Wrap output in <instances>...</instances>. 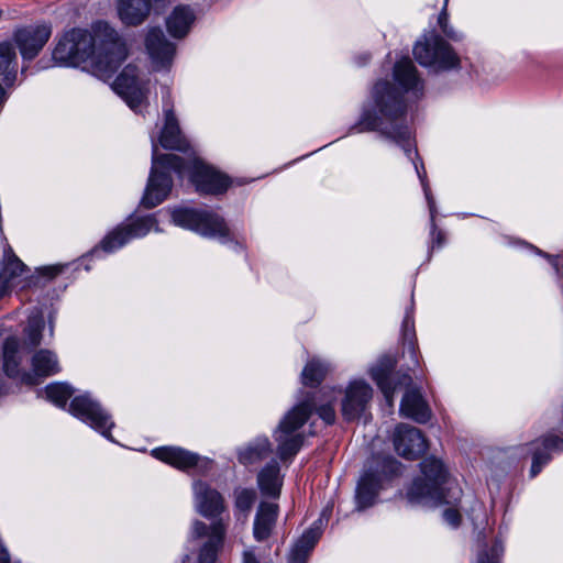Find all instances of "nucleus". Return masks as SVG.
<instances>
[{"label":"nucleus","mask_w":563,"mask_h":563,"mask_svg":"<svg viewBox=\"0 0 563 563\" xmlns=\"http://www.w3.org/2000/svg\"><path fill=\"white\" fill-rule=\"evenodd\" d=\"M393 76L397 86L395 87L387 80H378L372 89L369 100L363 106L358 121L351 126L350 132H378L404 151L413 164L428 202L432 228V249H440L444 244V233L435 228V201L429 187L424 165L418 156L412 132L407 124V107L404 101L405 93H410L416 98L422 95L423 80L409 57H402L396 62Z\"/></svg>","instance_id":"f257e3e1"},{"label":"nucleus","mask_w":563,"mask_h":563,"mask_svg":"<svg viewBox=\"0 0 563 563\" xmlns=\"http://www.w3.org/2000/svg\"><path fill=\"white\" fill-rule=\"evenodd\" d=\"M126 55L125 43L118 32L109 23L97 21L91 31L66 32L52 56L59 66L80 67L106 81L113 77Z\"/></svg>","instance_id":"f03ea898"},{"label":"nucleus","mask_w":563,"mask_h":563,"mask_svg":"<svg viewBox=\"0 0 563 563\" xmlns=\"http://www.w3.org/2000/svg\"><path fill=\"white\" fill-rule=\"evenodd\" d=\"M172 174L183 178L188 174L196 190L202 195H220L227 191L230 178L197 157L183 158L176 154H158L152 137V166L141 205L151 209L161 205L173 187Z\"/></svg>","instance_id":"7ed1b4c3"},{"label":"nucleus","mask_w":563,"mask_h":563,"mask_svg":"<svg viewBox=\"0 0 563 563\" xmlns=\"http://www.w3.org/2000/svg\"><path fill=\"white\" fill-rule=\"evenodd\" d=\"M336 398L338 393L334 388H323L318 394H308L284 415L273 432L277 444L276 453L280 461L291 462L300 451L306 439L301 429L313 411L327 424L334 423L335 410L333 405Z\"/></svg>","instance_id":"20e7f679"},{"label":"nucleus","mask_w":563,"mask_h":563,"mask_svg":"<svg viewBox=\"0 0 563 563\" xmlns=\"http://www.w3.org/2000/svg\"><path fill=\"white\" fill-rule=\"evenodd\" d=\"M420 470L421 475L413 479L407 490L408 501L427 507L450 506L443 511V519L452 528H457L461 522L457 504L462 497L457 482L450 477L442 461L434 456L424 459Z\"/></svg>","instance_id":"39448f33"},{"label":"nucleus","mask_w":563,"mask_h":563,"mask_svg":"<svg viewBox=\"0 0 563 563\" xmlns=\"http://www.w3.org/2000/svg\"><path fill=\"white\" fill-rule=\"evenodd\" d=\"M401 473V463L390 455H374L365 464L355 490L356 509L375 505L385 484Z\"/></svg>","instance_id":"423d86ee"},{"label":"nucleus","mask_w":563,"mask_h":563,"mask_svg":"<svg viewBox=\"0 0 563 563\" xmlns=\"http://www.w3.org/2000/svg\"><path fill=\"white\" fill-rule=\"evenodd\" d=\"M170 217L175 225L194 231L201 236L218 239L221 243L231 240L227 222L212 210L180 206L170 210Z\"/></svg>","instance_id":"0eeeda50"},{"label":"nucleus","mask_w":563,"mask_h":563,"mask_svg":"<svg viewBox=\"0 0 563 563\" xmlns=\"http://www.w3.org/2000/svg\"><path fill=\"white\" fill-rule=\"evenodd\" d=\"M416 60L434 70H451L460 66V57L453 47L435 32L421 36L413 46Z\"/></svg>","instance_id":"6e6552de"},{"label":"nucleus","mask_w":563,"mask_h":563,"mask_svg":"<svg viewBox=\"0 0 563 563\" xmlns=\"http://www.w3.org/2000/svg\"><path fill=\"white\" fill-rule=\"evenodd\" d=\"M152 229L158 231L154 216L136 217L128 223H122L109 232L100 242L99 247L92 250L91 255L97 256L100 251L113 253L133 239L145 236Z\"/></svg>","instance_id":"1a4fd4ad"},{"label":"nucleus","mask_w":563,"mask_h":563,"mask_svg":"<svg viewBox=\"0 0 563 563\" xmlns=\"http://www.w3.org/2000/svg\"><path fill=\"white\" fill-rule=\"evenodd\" d=\"M69 412L108 440L113 441L111 438V429L114 427L112 417L90 393L74 397L69 405Z\"/></svg>","instance_id":"9d476101"},{"label":"nucleus","mask_w":563,"mask_h":563,"mask_svg":"<svg viewBox=\"0 0 563 563\" xmlns=\"http://www.w3.org/2000/svg\"><path fill=\"white\" fill-rule=\"evenodd\" d=\"M396 360L393 356H383L371 367L369 375L384 395L388 408L394 407V394L402 386H409L412 377L409 373L394 374Z\"/></svg>","instance_id":"9b49d317"},{"label":"nucleus","mask_w":563,"mask_h":563,"mask_svg":"<svg viewBox=\"0 0 563 563\" xmlns=\"http://www.w3.org/2000/svg\"><path fill=\"white\" fill-rule=\"evenodd\" d=\"M113 90L126 102L135 113H142L147 104V81L139 78L136 66L128 65L117 77Z\"/></svg>","instance_id":"f8f14e48"},{"label":"nucleus","mask_w":563,"mask_h":563,"mask_svg":"<svg viewBox=\"0 0 563 563\" xmlns=\"http://www.w3.org/2000/svg\"><path fill=\"white\" fill-rule=\"evenodd\" d=\"M152 456L183 472L195 470L206 473L211 467V461L179 446H161L152 450Z\"/></svg>","instance_id":"ddd939ff"},{"label":"nucleus","mask_w":563,"mask_h":563,"mask_svg":"<svg viewBox=\"0 0 563 563\" xmlns=\"http://www.w3.org/2000/svg\"><path fill=\"white\" fill-rule=\"evenodd\" d=\"M52 34L48 24H33L19 27L13 33V40L24 60H32L42 51Z\"/></svg>","instance_id":"4468645a"},{"label":"nucleus","mask_w":563,"mask_h":563,"mask_svg":"<svg viewBox=\"0 0 563 563\" xmlns=\"http://www.w3.org/2000/svg\"><path fill=\"white\" fill-rule=\"evenodd\" d=\"M145 47L155 71L170 69L176 56V45L167 40L163 30L151 29L145 38Z\"/></svg>","instance_id":"2eb2a0df"},{"label":"nucleus","mask_w":563,"mask_h":563,"mask_svg":"<svg viewBox=\"0 0 563 563\" xmlns=\"http://www.w3.org/2000/svg\"><path fill=\"white\" fill-rule=\"evenodd\" d=\"M373 397V388L363 379L350 382L342 399V416L353 421L365 413Z\"/></svg>","instance_id":"dca6fc26"},{"label":"nucleus","mask_w":563,"mask_h":563,"mask_svg":"<svg viewBox=\"0 0 563 563\" xmlns=\"http://www.w3.org/2000/svg\"><path fill=\"white\" fill-rule=\"evenodd\" d=\"M225 525L222 521H216L208 527L202 521H195L192 525L191 534L194 538L207 537V541L200 549L198 561L199 563H216L218 552L222 547Z\"/></svg>","instance_id":"f3484780"},{"label":"nucleus","mask_w":563,"mask_h":563,"mask_svg":"<svg viewBox=\"0 0 563 563\" xmlns=\"http://www.w3.org/2000/svg\"><path fill=\"white\" fill-rule=\"evenodd\" d=\"M393 443L396 452L407 460L418 459L428 448L427 440L421 431L406 423L396 427Z\"/></svg>","instance_id":"a211bd4d"},{"label":"nucleus","mask_w":563,"mask_h":563,"mask_svg":"<svg viewBox=\"0 0 563 563\" xmlns=\"http://www.w3.org/2000/svg\"><path fill=\"white\" fill-rule=\"evenodd\" d=\"M162 95L165 122L159 135V144L167 150L187 152L189 150V142L183 135L178 121L173 112L172 104L168 102L170 95L169 89L164 87Z\"/></svg>","instance_id":"6ab92c4d"},{"label":"nucleus","mask_w":563,"mask_h":563,"mask_svg":"<svg viewBox=\"0 0 563 563\" xmlns=\"http://www.w3.org/2000/svg\"><path fill=\"white\" fill-rule=\"evenodd\" d=\"M57 355L49 350H40L32 357V372H23L21 383L34 386L45 378L59 373Z\"/></svg>","instance_id":"aec40b11"},{"label":"nucleus","mask_w":563,"mask_h":563,"mask_svg":"<svg viewBox=\"0 0 563 563\" xmlns=\"http://www.w3.org/2000/svg\"><path fill=\"white\" fill-rule=\"evenodd\" d=\"M529 450L532 454L530 477L533 478L551 461V453L563 452V439L550 433L542 439L531 442Z\"/></svg>","instance_id":"412c9836"},{"label":"nucleus","mask_w":563,"mask_h":563,"mask_svg":"<svg viewBox=\"0 0 563 563\" xmlns=\"http://www.w3.org/2000/svg\"><path fill=\"white\" fill-rule=\"evenodd\" d=\"M197 511L206 518L219 516L223 509V497L207 483L197 481L192 485Z\"/></svg>","instance_id":"4be33fe9"},{"label":"nucleus","mask_w":563,"mask_h":563,"mask_svg":"<svg viewBox=\"0 0 563 563\" xmlns=\"http://www.w3.org/2000/svg\"><path fill=\"white\" fill-rule=\"evenodd\" d=\"M26 266L9 249L5 260L0 264V299L23 282Z\"/></svg>","instance_id":"5701e85b"},{"label":"nucleus","mask_w":563,"mask_h":563,"mask_svg":"<svg viewBox=\"0 0 563 563\" xmlns=\"http://www.w3.org/2000/svg\"><path fill=\"white\" fill-rule=\"evenodd\" d=\"M399 410L401 416L418 423H426L431 418V410L417 388L406 390Z\"/></svg>","instance_id":"b1692460"},{"label":"nucleus","mask_w":563,"mask_h":563,"mask_svg":"<svg viewBox=\"0 0 563 563\" xmlns=\"http://www.w3.org/2000/svg\"><path fill=\"white\" fill-rule=\"evenodd\" d=\"M279 507L277 504L261 501L254 518L253 536L256 541H266L275 528Z\"/></svg>","instance_id":"393cba45"},{"label":"nucleus","mask_w":563,"mask_h":563,"mask_svg":"<svg viewBox=\"0 0 563 563\" xmlns=\"http://www.w3.org/2000/svg\"><path fill=\"white\" fill-rule=\"evenodd\" d=\"M321 525L322 519L320 518L302 533L291 548L288 563H307L310 552L322 534Z\"/></svg>","instance_id":"a878e982"},{"label":"nucleus","mask_w":563,"mask_h":563,"mask_svg":"<svg viewBox=\"0 0 563 563\" xmlns=\"http://www.w3.org/2000/svg\"><path fill=\"white\" fill-rule=\"evenodd\" d=\"M151 8V0H117L118 16L125 25L143 23Z\"/></svg>","instance_id":"bb28decb"},{"label":"nucleus","mask_w":563,"mask_h":563,"mask_svg":"<svg viewBox=\"0 0 563 563\" xmlns=\"http://www.w3.org/2000/svg\"><path fill=\"white\" fill-rule=\"evenodd\" d=\"M261 493L271 498H278L283 487V475L276 460L269 461L257 474Z\"/></svg>","instance_id":"cd10ccee"},{"label":"nucleus","mask_w":563,"mask_h":563,"mask_svg":"<svg viewBox=\"0 0 563 563\" xmlns=\"http://www.w3.org/2000/svg\"><path fill=\"white\" fill-rule=\"evenodd\" d=\"M413 310L415 302L413 297H411L410 306L406 309V313L401 324V338L405 346L404 353H407L409 355L412 366L408 365V369L411 372H415V367L419 365Z\"/></svg>","instance_id":"c85d7f7f"},{"label":"nucleus","mask_w":563,"mask_h":563,"mask_svg":"<svg viewBox=\"0 0 563 563\" xmlns=\"http://www.w3.org/2000/svg\"><path fill=\"white\" fill-rule=\"evenodd\" d=\"M195 20L196 15L190 5L179 4L166 18V27L173 37L181 38L188 34Z\"/></svg>","instance_id":"c756f323"},{"label":"nucleus","mask_w":563,"mask_h":563,"mask_svg":"<svg viewBox=\"0 0 563 563\" xmlns=\"http://www.w3.org/2000/svg\"><path fill=\"white\" fill-rule=\"evenodd\" d=\"M272 452V443L267 437H257L246 446L239 449L238 460L243 465H252L264 460Z\"/></svg>","instance_id":"7c9ffc66"},{"label":"nucleus","mask_w":563,"mask_h":563,"mask_svg":"<svg viewBox=\"0 0 563 563\" xmlns=\"http://www.w3.org/2000/svg\"><path fill=\"white\" fill-rule=\"evenodd\" d=\"M20 342L14 336H9L3 343V371L7 376L19 379L21 382L20 371Z\"/></svg>","instance_id":"2f4dec72"},{"label":"nucleus","mask_w":563,"mask_h":563,"mask_svg":"<svg viewBox=\"0 0 563 563\" xmlns=\"http://www.w3.org/2000/svg\"><path fill=\"white\" fill-rule=\"evenodd\" d=\"M328 371L329 366L325 362L319 358H312L306 364L301 372V382L305 386L314 387L321 383Z\"/></svg>","instance_id":"473e14b6"},{"label":"nucleus","mask_w":563,"mask_h":563,"mask_svg":"<svg viewBox=\"0 0 563 563\" xmlns=\"http://www.w3.org/2000/svg\"><path fill=\"white\" fill-rule=\"evenodd\" d=\"M37 394L38 396L44 394L51 402L57 407L64 408L68 399L73 396L74 388L66 383H52L47 385L45 389L38 390Z\"/></svg>","instance_id":"72a5a7b5"},{"label":"nucleus","mask_w":563,"mask_h":563,"mask_svg":"<svg viewBox=\"0 0 563 563\" xmlns=\"http://www.w3.org/2000/svg\"><path fill=\"white\" fill-rule=\"evenodd\" d=\"M504 551V544L498 538L495 539L490 547L483 543L477 551L476 563H501Z\"/></svg>","instance_id":"f704fd0d"},{"label":"nucleus","mask_w":563,"mask_h":563,"mask_svg":"<svg viewBox=\"0 0 563 563\" xmlns=\"http://www.w3.org/2000/svg\"><path fill=\"white\" fill-rule=\"evenodd\" d=\"M256 492L253 488L238 487L234 489V507L246 518L256 501Z\"/></svg>","instance_id":"c9c22d12"},{"label":"nucleus","mask_w":563,"mask_h":563,"mask_svg":"<svg viewBox=\"0 0 563 563\" xmlns=\"http://www.w3.org/2000/svg\"><path fill=\"white\" fill-rule=\"evenodd\" d=\"M43 328L44 319L40 311H36L29 316L27 325L25 328V334L30 345L37 346L41 344Z\"/></svg>","instance_id":"e433bc0d"},{"label":"nucleus","mask_w":563,"mask_h":563,"mask_svg":"<svg viewBox=\"0 0 563 563\" xmlns=\"http://www.w3.org/2000/svg\"><path fill=\"white\" fill-rule=\"evenodd\" d=\"M448 3L449 0H444L443 8L438 16V24L442 31V33L452 41H461L463 35L455 31L452 25L449 24V14H448Z\"/></svg>","instance_id":"4c0bfd02"},{"label":"nucleus","mask_w":563,"mask_h":563,"mask_svg":"<svg viewBox=\"0 0 563 563\" xmlns=\"http://www.w3.org/2000/svg\"><path fill=\"white\" fill-rule=\"evenodd\" d=\"M67 265H63V264H56V265H52V266H47V267H44L43 271L45 272V274L49 277V278H53L55 277L56 275L60 274L63 272V269L66 267Z\"/></svg>","instance_id":"58836bf2"},{"label":"nucleus","mask_w":563,"mask_h":563,"mask_svg":"<svg viewBox=\"0 0 563 563\" xmlns=\"http://www.w3.org/2000/svg\"><path fill=\"white\" fill-rule=\"evenodd\" d=\"M243 563H258V560L252 551H245L243 553Z\"/></svg>","instance_id":"ea45409f"},{"label":"nucleus","mask_w":563,"mask_h":563,"mask_svg":"<svg viewBox=\"0 0 563 563\" xmlns=\"http://www.w3.org/2000/svg\"><path fill=\"white\" fill-rule=\"evenodd\" d=\"M544 257L549 258L551 265L556 269L559 271V266H560V257L559 256H552V255H549V254H544Z\"/></svg>","instance_id":"a19ab883"},{"label":"nucleus","mask_w":563,"mask_h":563,"mask_svg":"<svg viewBox=\"0 0 563 563\" xmlns=\"http://www.w3.org/2000/svg\"><path fill=\"white\" fill-rule=\"evenodd\" d=\"M368 59H369V55H367V54H366V55H364V56L362 57V60H358V62H357V64H358V65H365V64L367 63V60H368Z\"/></svg>","instance_id":"79ce46f5"},{"label":"nucleus","mask_w":563,"mask_h":563,"mask_svg":"<svg viewBox=\"0 0 563 563\" xmlns=\"http://www.w3.org/2000/svg\"><path fill=\"white\" fill-rule=\"evenodd\" d=\"M534 251H537V252H538V254H540V255H542V256H544V254H545V253H543L542 251L538 250V247H534Z\"/></svg>","instance_id":"37998d69"},{"label":"nucleus","mask_w":563,"mask_h":563,"mask_svg":"<svg viewBox=\"0 0 563 563\" xmlns=\"http://www.w3.org/2000/svg\"><path fill=\"white\" fill-rule=\"evenodd\" d=\"M49 323H51L49 332H51V335H53V325H52V320H49Z\"/></svg>","instance_id":"c03bdc74"}]
</instances>
